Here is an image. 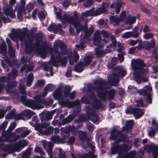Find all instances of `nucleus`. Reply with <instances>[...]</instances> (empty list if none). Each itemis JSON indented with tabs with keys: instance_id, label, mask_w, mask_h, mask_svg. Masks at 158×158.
Wrapping results in <instances>:
<instances>
[{
	"instance_id": "72a5a7b5",
	"label": "nucleus",
	"mask_w": 158,
	"mask_h": 158,
	"mask_svg": "<svg viewBox=\"0 0 158 158\" xmlns=\"http://www.w3.org/2000/svg\"><path fill=\"white\" fill-rule=\"evenodd\" d=\"M106 11L105 9L103 8L102 7L98 8L94 12V16L99 15Z\"/></svg>"
},
{
	"instance_id": "37998d69",
	"label": "nucleus",
	"mask_w": 158,
	"mask_h": 158,
	"mask_svg": "<svg viewBox=\"0 0 158 158\" xmlns=\"http://www.w3.org/2000/svg\"><path fill=\"white\" fill-rule=\"evenodd\" d=\"M95 54L98 57H100L104 54V52L102 49L99 48H95Z\"/></svg>"
},
{
	"instance_id": "0eeeda50",
	"label": "nucleus",
	"mask_w": 158,
	"mask_h": 158,
	"mask_svg": "<svg viewBox=\"0 0 158 158\" xmlns=\"http://www.w3.org/2000/svg\"><path fill=\"white\" fill-rule=\"evenodd\" d=\"M109 40V34L107 32L102 31L101 32L99 30L95 32L94 40L95 45L102 46V44H107Z\"/></svg>"
},
{
	"instance_id": "b1692460",
	"label": "nucleus",
	"mask_w": 158,
	"mask_h": 158,
	"mask_svg": "<svg viewBox=\"0 0 158 158\" xmlns=\"http://www.w3.org/2000/svg\"><path fill=\"white\" fill-rule=\"evenodd\" d=\"M109 19L110 24L114 26L118 25L120 22L119 18L116 15L111 16L110 17Z\"/></svg>"
},
{
	"instance_id": "f03ea898",
	"label": "nucleus",
	"mask_w": 158,
	"mask_h": 158,
	"mask_svg": "<svg viewBox=\"0 0 158 158\" xmlns=\"http://www.w3.org/2000/svg\"><path fill=\"white\" fill-rule=\"evenodd\" d=\"M54 10L56 15V18L62 21L63 23H68L73 25L76 28L77 33L83 30L84 35H83V33H82L80 45H76V47L77 48L84 49L86 47V42L90 40V37L89 35L93 32L94 27L91 26L89 29L88 30L86 26L83 27L78 20V17L77 12L75 11L74 13V18H73V17L70 16L66 15H64V17H62L61 15L62 10L60 8L56 9L55 8Z\"/></svg>"
},
{
	"instance_id": "6ab92c4d",
	"label": "nucleus",
	"mask_w": 158,
	"mask_h": 158,
	"mask_svg": "<svg viewBox=\"0 0 158 158\" xmlns=\"http://www.w3.org/2000/svg\"><path fill=\"white\" fill-rule=\"evenodd\" d=\"M61 27L60 24L56 25L54 24H52L50 25L48 28V30L50 31H53L54 33L58 31L60 34H62V31L61 30Z\"/></svg>"
},
{
	"instance_id": "2f4dec72",
	"label": "nucleus",
	"mask_w": 158,
	"mask_h": 158,
	"mask_svg": "<svg viewBox=\"0 0 158 158\" xmlns=\"http://www.w3.org/2000/svg\"><path fill=\"white\" fill-rule=\"evenodd\" d=\"M93 58V55L90 53L89 55H86L84 58V60L85 63L86 64H88L91 62L92 59Z\"/></svg>"
},
{
	"instance_id": "e433bc0d",
	"label": "nucleus",
	"mask_w": 158,
	"mask_h": 158,
	"mask_svg": "<svg viewBox=\"0 0 158 158\" xmlns=\"http://www.w3.org/2000/svg\"><path fill=\"white\" fill-rule=\"evenodd\" d=\"M33 74L32 73H30L29 74L28 76L27 83V85L29 87L31 85L33 81Z\"/></svg>"
},
{
	"instance_id": "cd10ccee",
	"label": "nucleus",
	"mask_w": 158,
	"mask_h": 158,
	"mask_svg": "<svg viewBox=\"0 0 158 158\" xmlns=\"http://www.w3.org/2000/svg\"><path fill=\"white\" fill-rule=\"evenodd\" d=\"M84 68V64L82 62H79L75 67V70L77 72L80 73L83 70Z\"/></svg>"
},
{
	"instance_id": "7c9ffc66",
	"label": "nucleus",
	"mask_w": 158,
	"mask_h": 158,
	"mask_svg": "<svg viewBox=\"0 0 158 158\" xmlns=\"http://www.w3.org/2000/svg\"><path fill=\"white\" fill-rule=\"evenodd\" d=\"M24 79H21L20 82L19 86V89L20 92L21 94H24L25 93V88L24 87Z\"/></svg>"
},
{
	"instance_id": "13d9d810",
	"label": "nucleus",
	"mask_w": 158,
	"mask_h": 158,
	"mask_svg": "<svg viewBox=\"0 0 158 158\" xmlns=\"http://www.w3.org/2000/svg\"><path fill=\"white\" fill-rule=\"evenodd\" d=\"M110 38L112 41V45L114 47H115L116 45L117 42L114 36V35H111L110 36Z\"/></svg>"
},
{
	"instance_id": "bb28decb",
	"label": "nucleus",
	"mask_w": 158,
	"mask_h": 158,
	"mask_svg": "<svg viewBox=\"0 0 158 158\" xmlns=\"http://www.w3.org/2000/svg\"><path fill=\"white\" fill-rule=\"evenodd\" d=\"M23 37H21V36L16 34L15 33H11L9 35L10 37L14 41L18 40H20L22 41L23 40V35L22 34Z\"/></svg>"
},
{
	"instance_id": "a19ab883",
	"label": "nucleus",
	"mask_w": 158,
	"mask_h": 158,
	"mask_svg": "<svg viewBox=\"0 0 158 158\" xmlns=\"http://www.w3.org/2000/svg\"><path fill=\"white\" fill-rule=\"evenodd\" d=\"M71 89V88L69 86H67L65 87L64 92V97H67L68 96L69 93Z\"/></svg>"
},
{
	"instance_id": "4468645a",
	"label": "nucleus",
	"mask_w": 158,
	"mask_h": 158,
	"mask_svg": "<svg viewBox=\"0 0 158 158\" xmlns=\"http://www.w3.org/2000/svg\"><path fill=\"white\" fill-rule=\"evenodd\" d=\"M110 137L112 139L120 142L125 140V135L121 134V132L116 129H113L111 131Z\"/></svg>"
},
{
	"instance_id": "39448f33",
	"label": "nucleus",
	"mask_w": 158,
	"mask_h": 158,
	"mask_svg": "<svg viewBox=\"0 0 158 158\" xmlns=\"http://www.w3.org/2000/svg\"><path fill=\"white\" fill-rule=\"evenodd\" d=\"M90 99L93 100V103L92 105L85 106V108L86 110V112L89 118L92 120V121L95 124L98 123V116L94 112L92 108L96 109H98L101 108V104L100 101L95 99V98L94 96L93 93H91Z\"/></svg>"
},
{
	"instance_id": "09e8293b",
	"label": "nucleus",
	"mask_w": 158,
	"mask_h": 158,
	"mask_svg": "<svg viewBox=\"0 0 158 158\" xmlns=\"http://www.w3.org/2000/svg\"><path fill=\"white\" fill-rule=\"evenodd\" d=\"M59 156L60 158H66L65 152L61 148H59Z\"/></svg>"
},
{
	"instance_id": "9d476101",
	"label": "nucleus",
	"mask_w": 158,
	"mask_h": 158,
	"mask_svg": "<svg viewBox=\"0 0 158 158\" xmlns=\"http://www.w3.org/2000/svg\"><path fill=\"white\" fill-rule=\"evenodd\" d=\"M41 96L39 95L35 97L34 99L37 101V102H34L32 100H27L24 96L21 97V100L24 105L33 109H39L43 108V107L38 104L41 101Z\"/></svg>"
},
{
	"instance_id": "052dcab7",
	"label": "nucleus",
	"mask_w": 158,
	"mask_h": 158,
	"mask_svg": "<svg viewBox=\"0 0 158 158\" xmlns=\"http://www.w3.org/2000/svg\"><path fill=\"white\" fill-rule=\"evenodd\" d=\"M153 35L151 33H145L144 35V37L146 39H149L152 38Z\"/></svg>"
},
{
	"instance_id": "ddd939ff",
	"label": "nucleus",
	"mask_w": 158,
	"mask_h": 158,
	"mask_svg": "<svg viewBox=\"0 0 158 158\" xmlns=\"http://www.w3.org/2000/svg\"><path fill=\"white\" fill-rule=\"evenodd\" d=\"M20 2L22 6L17 5L15 6V10L16 11H17V16L18 19L22 20L23 16L26 14L24 7L25 2L24 0H21Z\"/></svg>"
},
{
	"instance_id": "c9c22d12",
	"label": "nucleus",
	"mask_w": 158,
	"mask_h": 158,
	"mask_svg": "<svg viewBox=\"0 0 158 158\" xmlns=\"http://www.w3.org/2000/svg\"><path fill=\"white\" fill-rule=\"evenodd\" d=\"M37 52L38 54L41 56L42 58H45L46 55L47 53V52L46 49L44 48L40 49V50L38 49Z\"/></svg>"
},
{
	"instance_id": "aec40b11",
	"label": "nucleus",
	"mask_w": 158,
	"mask_h": 158,
	"mask_svg": "<svg viewBox=\"0 0 158 158\" xmlns=\"http://www.w3.org/2000/svg\"><path fill=\"white\" fill-rule=\"evenodd\" d=\"M12 111L13 112H11L6 115V119H10L14 118V119L16 120L22 119V114H16L14 113L15 111V109H13Z\"/></svg>"
},
{
	"instance_id": "338daca9",
	"label": "nucleus",
	"mask_w": 158,
	"mask_h": 158,
	"mask_svg": "<svg viewBox=\"0 0 158 158\" xmlns=\"http://www.w3.org/2000/svg\"><path fill=\"white\" fill-rule=\"evenodd\" d=\"M27 8L28 12H30L33 8V6L31 4H28L27 6Z\"/></svg>"
},
{
	"instance_id": "393cba45",
	"label": "nucleus",
	"mask_w": 158,
	"mask_h": 158,
	"mask_svg": "<svg viewBox=\"0 0 158 158\" xmlns=\"http://www.w3.org/2000/svg\"><path fill=\"white\" fill-rule=\"evenodd\" d=\"M138 33H135L133 31H128L123 34L122 35L123 38H128L131 37L136 38L138 36Z\"/></svg>"
},
{
	"instance_id": "ea45409f",
	"label": "nucleus",
	"mask_w": 158,
	"mask_h": 158,
	"mask_svg": "<svg viewBox=\"0 0 158 158\" xmlns=\"http://www.w3.org/2000/svg\"><path fill=\"white\" fill-rule=\"evenodd\" d=\"M6 47L4 42H3L1 46L0 52L1 54H5L6 51Z\"/></svg>"
},
{
	"instance_id": "a18cd8bd",
	"label": "nucleus",
	"mask_w": 158,
	"mask_h": 158,
	"mask_svg": "<svg viewBox=\"0 0 158 158\" xmlns=\"http://www.w3.org/2000/svg\"><path fill=\"white\" fill-rule=\"evenodd\" d=\"M93 0H87L84 3V6L86 7H90L93 4Z\"/></svg>"
},
{
	"instance_id": "f257e3e1",
	"label": "nucleus",
	"mask_w": 158,
	"mask_h": 158,
	"mask_svg": "<svg viewBox=\"0 0 158 158\" xmlns=\"http://www.w3.org/2000/svg\"><path fill=\"white\" fill-rule=\"evenodd\" d=\"M54 50L49 49L50 53L51 54L54 53V54L52 56L48 65L44 68L45 70L49 72L51 76L53 75L52 67L49 66L48 64H51L55 66L60 65L64 66L67 63L66 57H67L69 59L70 64L72 65L74 61H77L79 59V56L75 50H74V54L73 56L71 52L66 50V46L60 40L55 41L54 44Z\"/></svg>"
},
{
	"instance_id": "e2e57ef3",
	"label": "nucleus",
	"mask_w": 158,
	"mask_h": 158,
	"mask_svg": "<svg viewBox=\"0 0 158 158\" xmlns=\"http://www.w3.org/2000/svg\"><path fill=\"white\" fill-rule=\"evenodd\" d=\"M136 106H143V101L141 100H137L135 102Z\"/></svg>"
},
{
	"instance_id": "6e6552de",
	"label": "nucleus",
	"mask_w": 158,
	"mask_h": 158,
	"mask_svg": "<svg viewBox=\"0 0 158 158\" xmlns=\"http://www.w3.org/2000/svg\"><path fill=\"white\" fill-rule=\"evenodd\" d=\"M61 88H58L53 94L54 98L58 100L60 104L62 106L71 108L73 107L77 106L79 108L80 102L78 100H76L74 103L68 101L64 102L60 100L61 98Z\"/></svg>"
},
{
	"instance_id": "8fccbe9b",
	"label": "nucleus",
	"mask_w": 158,
	"mask_h": 158,
	"mask_svg": "<svg viewBox=\"0 0 158 158\" xmlns=\"http://www.w3.org/2000/svg\"><path fill=\"white\" fill-rule=\"evenodd\" d=\"M34 151L36 152H38L41 155L42 154L44 155V153L42 150V149L41 148L38 147H36Z\"/></svg>"
},
{
	"instance_id": "20e7f679",
	"label": "nucleus",
	"mask_w": 158,
	"mask_h": 158,
	"mask_svg": "<svg viewBox=\"0 0 158 158\" xmlns=\"http://www.w3.org/2000/svg\"><path fill=\"white\" fill-rule=\"evenodd\" d=\"M132 67L134 70L135 79L138 83L142 80L140 72L148 73V70L147 66L144 65L143 61L139 59H133L132 61Z\"/></svg>"
},
{
	"instance_id": "a211bd4d",
	"label": "nucleus",
	"mask_w": 158,
	"mask_h": 158,
	"mask_svg": "<svg viewBox=\"0 0 158 158\" xmlns=\"http://www.w3.org/2000/svg\"><path fill=\"white\" fill-rule=\"evenodd\" d=\"M49 125V123H47L42 125L40 128L39 129V131L40 133L44 134L46 135L51 133L53 131V128L52 127H50L48 128V131L47 132H44V129L45 128L48 127Z\"/></svg>"
},
{
	"instance_id": "69168bd1",
	"label": "nucleus",
	"mask_w": 158,
	"mask_h": 158,
	"mask_svg": "<svg viewBox=\"0 0 158 158\" xmlns=\"http://www.w3.org/2000/svg\"><path fill=\"white\" fill-rule=\"evenodd\" d=\"M125 52H123V53L122 55H120L119 54H118V56L119 58V59L121 62H122L124 60V57L123 56V55H125Z\"/></svg>"
},
{
	"instance_id": "f8f14e48",
	"label": "nucleus",
	"mask_w": 158,
	"mask_h": 158,
	"mask_svg": "<svg viewBox=\"0 0 158 158\" xmlns=\"http://www.w3.org/2000/svg\"><path fill=\"white\" fill-rule=\"evenodd\" d=\"M32 41L29 39L28 41H27L25 44V53L27 56H24L21 60V62L23 64L29 63V60H27L28 56H30L32 51Z\"/></svg>"
},
{
	"instance_id": "de8ad7c7",
	"label": "nucleus",
	"mask_w": 158,
	"mask_h": 158,
	"mask_svg": "<svg viewBox=\"0 0 158 158\" xmlns=\"http://www.w3.org/2000/svg\"><path fill=\"white\" fill-rule=\"evenodd\" d=\"M126 17V15L125 11H122L119 17L118 18L120 22L123 21L125 19Z\"/></svg>"
},
{
	"instance_id": "79ce46f5",
	"label": "nucleus",
	"mask_w": 158,
	"mask_h": 158,
	"mask_svg": "<svg viewBox=\"0 0 158 158\" xmlns=\"http://www.w3.org/2000/svg\"><path fill=\"white\" fill-rule=\"evenodd\" d=\"M17 70L16 69H13L12 72L9 75V79H11L15 78L17 75Z\"/></svg>"
},
{
	"instance_id": "774afa93",
	"label": "nucleus",
	"mask_w": 158,
	"mask_h": 158,
	"mask_svg": "<svg viewBox=\"0 0 158 158\" xmlns=\"http://www.w3.org/2000/svg\"><path fill=\"white\" fill-rule=\"evenodd\" d=\"M110 3L107 1L103 3L102 5V8L105 9V8L108 7L110 5Z\"/></svg>"
},
{
	"instance_id": "a878e982",
	"label": "nucleus",
	"mask_w": 158,
	"mask_h": 158,
	"mask_svg": "<svg viewBox=\"0 0 158 158\" xmlns=\"http://www.w3.org/2000/svg\"><path fill=\"white\" fill-rule=\"evenodd\" d=\"M133 124V121L130 120L127 121L126 123V126L123 127V131H126L127 132L130 131Z\"/></svg>"
},
{
	"instance_id": "c85d7f7f",
	"label": "nucleus",
	"mask_w": 158,
	"mask_h": 158,
	"mask_svg": "<svg viewBox=\"0 0 158 158\" xmlns=\"http://www.w3.org/2000/svg\"><path fill=\"white\" fill-rule=\"evenodd\" d=\"M155 42L154 39H153L151 43L148 41H146L144 43V46H145V48L147 50H148L150 48L153 47L155 45Z\"/></svg>"
},
{
	"instance_id": "4c0bfd02",
	"label": "nucleus",
	"mask_w": 158,
	"mask_h": 158,
	"mask_svg": "<svg viewBox=\"0 0 158 158\" xmlns=\"http://www.w3.org/2000/svg\"><path fill=\"white\" fill-rule=\"evenodd\" d=\"M17 83L15 82H11L10 84H8L6 87V90L7 93H9L8 90L13 87L15 86Z\"/></svg>"
},
{
	"instance_id": "603ef678",
	"label": "nucleus",
	"mask_w": 158,
	"mask_h": 158,
	"mask_svg": "<svg viewBox=\"0 0 158 158\" xmlns=\"http://www.w3.org/2000/svg\"><path fill=\"white\" fill-rule=\"evenodd\" d=\"M86 127L88 130L90 131H92L94 129L93 125L90 123H87Z\"/></svg>"
},
{
	"instance_id": "2eb2a0df",
	"label": "nucleus",
	"mask_w": 158,
	"mask_h": 158,
	"mask_svg": "<svg viewBox=\"0 0 158 158\" xmlns=\"http://www.w3.org/2000/svg\"><path fill=\"white\" fill-rule=\"evenodd\" d=\"M87 143L88 147L91 150V152H89L88 154H85L82 158H97L96 156L94 154V149L95 148L94 145V142L90 140H88Z\"/></svg>"
},
{
	"instance_id": "4be33fe9",
	"label": "nucleus",
	"mask_w": 158,
	"mask_h": 158,
	"mask_svg": "<svg viewBox=\"0 0 158 158\" xmlns=\"http://www.w3.org/2000/svg\"><path fill=\"white\" fill-rule=\"evenodd\" d=\"M121 6V4L120 2H113L110 5V7L111 10H112L113 9H115L116 14H118L120 11Z\"/></svg>"
},
{
	"instance_id": "58836bf2",
	"label": "nucleus",
	"mask_w": 158,
	"mask_h": 158,
	"mask_svg": "<svg viewBox=\"0 0 158 158\" xmlns=\"http://www.w3.org/2000/svg\"><path fill=\"white\" fill-rule=\"evenodd\" d=\"M136 19V18L135 17H131L129 16L127 22V24H131L135 23Z\"/></svg>"
},
{
	"instance_id": "680f3d73",
	"label": "nucleus",
	"mask_w": 158,
	"mask_h": 158,
	"mask_svg": "<svg viewBox=\"0 0 158 158\" xmlns=\"http://www.w3.org/2000/svg\"><path fill=\"white\" fill-rule=\"evenodd\" d=\"M46 13L43 12H40L39 14V18L41 19H44L45 18Z\"/></svg>"
},
{
	"instance_id": "423d86ee",
	"label": "nucleus",
	"mask_w": 158,
	"mask_h": 158,
	"mask_svg": "<svg viewBox=\"0 0 158 158\" xmlns=\"http://www.w3.org/2000/svg\"><path fill=\"white\" fill-rule=\"evenodd\" d=\"M131 143H128L127 145H123V146L117 145L111 148V152L113 154L117 152L118 156L117 158H133L136 154L135 151L131 152L127 154L122 153L123 151L129 150L131 149Z\"/></svg>"
},
{
	"instance_id": "864d4df0",
	"label": "nucleus",
	"mask_w": 158,
	"mask_h": 158,
	"mask_svg": "<svg viewBox=\"0 0 158 158\" xmlns=\"http://www.w3.org/2000/svg\"><path fill=\"white\" fill-rule=\"evenodd\" d=\"M45 84V81L43 80H38L36 83V85L39 86H43Z\"/></svg>"
},
{
	"instance_id": "5701e85b",
	"label": "nucleus",
	"mask_w": 158,
	"mask_h": 158,
	"mask_svg": "<svg viewBox=\"0 0 158 158\" xmlns=\"http://www.w3.org/2000/svg\"><path fill=\"white\" fill-rule=\"evenodd\" d=\"M133 113L135 118H139L144 114L143 111L139 109H133L132 110Z\"/></svg>"
},
{
	"instance_id": "f704fd0d",
	"label": "nucleus",
	"mask_w": 158,
	"mask_h": 158,
	"mask_svg": "<svg viewBox=\"0 0 158 158\" xmlns=\"http://www.w3.org/2000/svg\"><path fill=\"white\" fill-rule=\"evenodd\" d=\"M6 41L8 45L9 52L13 56L14 55V50L12 48L10 40L9 38H7L6 39Z\"/></svg>"
},
{
	"instance_id": "c03bdc74",
	"label": "nucleus",
	"mask_w": 158,
	"mask_h": 158,
	"mask_svg": "<svg viewBox=\"0 0 158 158\" xmlns=\"http://www.w3.org/2000/svg\"><path fill=\"white\" fill-rule=\"evenodd\" d=\"M32 150V148H30L25 152L23 154V158H29V156L31 153Z\"/></svg>"
},
{
	"instance_id": "6e6d98bb",
	"label": "nucleus",
	"mask_w": 158,
	"mask_h": 158,
	"mask_svg": "<svg viewBox=\"0 0 158 158\" xmlns=\"http://www.w3.org/2000/svg\"><path fill=\"white\" fill-rule=\"evenodd\" d=\"M22 132L23 133L21 136L23 137H24L29 134L30 131L28 130L24 129V128H23V132Z\"/></svg>"
},
{
	"instance_id": "dca6fc26",
	"label": "nucleus",
	"mask_w": 158,
	"mask_h": 158,
	"mask_svg": "<svg viewBox=\"0 0 158 158\" xmlns=\"http://www.w3.org/2000/svg\"><path fill=\"white\" fill-rule=\"evenodd\" d=\"M144 148L145 150L148 152L153 151V155L154 158H158V146L152 145H147L145 146Z\"/></svg>"
},
{
	"instance_id": "412c9836",
	"label": "nucleus",
	"mask_w": 158,
	"mask_h": 158,
	"mask_svg": "<svg viewBox=\"0 0 158 158\" xmlns=\"http://www.w3.org/2000/svg\"><path fill=\"white\" fill-rule=\"evenodd\" d=\"M27 143L25 140L21 141L20 142L18 143L15 146V151H19L22 148L27 146Z\"/></svg>"
},
{
	"instance_id": "5fc2aeb1",
	"label": "nucleus",
	"mask_w": 158,
	"mask_h": 158,
	"mask_svg": "<svg viewBox=\"0 0 158 158\" xmlns=\"http://www.w3.org/2000/svg\"><path fill=\"white\" fill-rule=\"evenodd\" d=\"M117 44L118 47V52H123L124 49V48L121 45L119 42H118Z\"/></svg>"
},
{
	"instance_id": "3c124183",
	"label": "nucleus",
	"mask_w": 158,
	"mask_h": 158,
	"mask_svg": "<svg viewBox=\"0 0 158 158\" xmlns=\"http://www.w3.org/2000/svg\"><path fill=\"white\" fill-rule=\"evenodd\" d=\"M52 86L51 84H48L44 88V90L47 92H49L52 90Z\"/></svg>"
},
{
	"instance_id": "f3484780",
	"label": "nucleus",
	"mask_w": 158,
	"mask_h": 158,
	"mask_svg": "<svg viewBox=\"0 0 158 158\" xmlns=\"http://www.w3.org/2000/svg\"><path fill=\"white\" fill-rule=\"evenodd\" d=\"M3 11L5 14L9 16L11 18H14L16 17V15L12 6L8 5L4 6L3 8Z\"/></svg>"
},
{
	"instance_id": "c756f323",
	"label": "nucleus",
	"mask_w": 158,
	"mask_h": 158,
	"mask_svg": "<svg viewBox=\"0 0 158 158\" xmlns=\"http://www.w3.org/2000/svg\"><path fill=\"white\" fill-rule=\"evenodd\" d=\"M94 8H92V9L89 10L85 12L82 13L81 16V18L86 17L90 16H94Z\"/></svg>"
},
{
	"instance_id": "49530a36",
	"label": "nucleus",
	"mask_w": 158,
	"mask_h": 158,
	"mask_svg": "<svg viewBox=\"0 0 158 158\" xmlns=\"http://www.w3.org/2000/svg\"><path fill=\"white\" fill-rule=\"evenodd\" d=\"M33 68V65H30L29 66H27L25 65H24V66L22 67L21 69V71H24L25 69H27L29 71H31L32 70V69Z\"/></svg>"
},
{
	"instance_id": "bf43d9fd",
	"label": "nucleus",
	"mask_w": 158,
	"mask_h": 158,
	"mask_svg": "<svg viewBox=\"0 0 158 158\" xmlns=\"http://www.w3.org/2000/svg\"><path fill=\"white\" fill-rule=\"evenodd\" d=\"M86 133L81 132L80 135V139L82 140H85L86 139Z\"/></svg>"
},
{
	"instance_id": "7ed1b4c3",
	"label": "nucleus",
	"mask_w": 158,
	"mask_h": 158,
	"mask_svg": "<svg viewBox=\"0 0 158 158\" xmlns=\"http://www.w3.org/2000/svg\"><path fill=\"white\" fill-rule=\"evenodd\" d=\"M94 83L96 85H98V87L93 89L94 90L96 91L97 93L98 96L103 100H105L107 98L109 99H112L115 93L114 89H110V91L107 92L106 89L104 88L106 85V82L103 81H102L97 80L94 81Z\"/></svg>"
},
{
	"instance_id": "4d7b16f0",
	"label": "nucleus",
	"mask_w": 158,
	"mask_h": 158,
	"mask_svg": "<svg viewBox=\"0 0 158 158\" xmlns=\"http://www.w3.org/2000/svg\"><path fill=\"white\" fill-rule=\"evenodd\" d=\"M51 140L53 142H58L60 141V139L59 136H53L51 138Z\"/></svg>"
},
{
	"instance_id": "9b49d317",
	"label": "nucleus",
	"mask_w": 158,
	"mask_h": 158,
	"mask_svg": "<svg viewBox=\"0 0 158 158\" xmlns=\"http://www.w3.org/2000/svg\"><path fill=\"white\" fill-rule=\"evenodd\" d=\"M118 74L114 73L113 75V79L111 81L109 80V83L111 85H115L119 82L118 77H123L126 74V70L122 67L117 69Z\"/></svg>"
},
{
	"instance_id": "473e14b6",
	"label": "nucleus",
	"mask_w": 158,
	"mask_h": 158,
	"mask_svg": "<svg viewBox=\"0 0 158 158\" xmlns=\"http://www.w3.org/2000/svg\"><path fill=\"white\" fill-rule=\"evenodd\" d=\"M23 114L30 118L31 117L35 114L34 112L29 110H25L23 112Z\"/></svg>"
},
{
	"instance_id": "0e129e2a",
	"label": "nucleus",
	"mask_w": 158,
	"mask_h": 158,
	"mask_svg": "<svg viewBox=\"0 0 158 158\" xmlns=\"http://www.w3.org/2000/svg\"><path fill=\"white\" fill-rule=\"evenodd\" d=\"M138 42V40H131L130 42V44L131 46H134Z\"/></svg>"
},
{
	"instance_id": "1a4fd4ad",
	"label": "nucleus",
	"mask_w": 158,
	"mask_h": 158,
	"mask_svg": "<svg viewBox=\"0 0 158 158\" xmlns=\"http://www.w3.org/2000/svg\"><path fill=\"white\" fill-rule=\"evenodd\" d=\"M128 88L129 91L132 94H135L138 93L140 94L143 95L144 96L147 95L146 99V101L148 103H151L152 99L150 95V93L152 91V89L151 87L149 86H146L143 87L142 89L137 90L134 86H129Z\"/></svg>"
}]
</instances>
